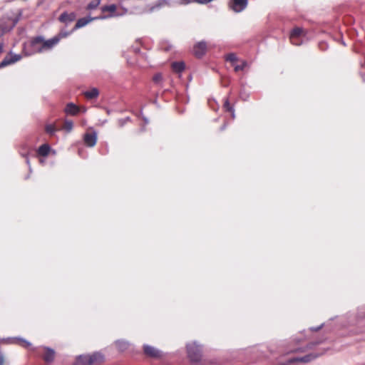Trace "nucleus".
<instances>
[{
    "instance_id": "nucleus-26",
    "label": "nucleus",
    "mask_w": 365,
    "mask_h": 365,
    "mask_svg": "<svg viewBox=\"0 0 365 365\" xmlns=\"http://www.w3.org/2000/svg\"><path fill=\"white\" fill-rule=\"evenodd\" d=\"M46 133H49L50 135H53L56 131L55 126L51 124L47 125L46 126Z\"/></svg>"
},
{
    "instance_id": "nucleus-33",
    "label": "nucleus",
    "mask_w": 365,
    "mask_h": 365,
    "mask_svg": "<svg viewBox=\"0 0 365 365\" xmlns=\"http://www.w3.org/2000/svg\"><path fill=\"white\" fill-rule=\"evenodd\" d=\"M302 351V350H301V349H295V350H293L292 351Z\"/></svg>"
},
{
    "instance_id": "nucleus-31",
    "label": "nucleus",
    "mask_w": 365,
    "mask_h": 365,
    "mask_svg": "<svg viewBox=\"0 0 365 365\" xmlns=\"http://www.w3.org/2000/svg\"><path fill=\"white\" fill-rule=\"evenodd\" d=\"M3 51V43H0V53Z\"/></svg>"
},
{
    "instance_id": "nucleus-15",
    "label": "nucleus",
    "mask_w": 365,
    "mask_h": 365,
    "mask_svg": "<svg viewBox=\"0 0 365 365\" xmlns=\"http://www.w3.org/2000/svg\"><path fill=\"white\" fill-rule=\"evenodd\" d=\"M171 67L173 71L180 73L184 71L185 66L183 61H178L173 62L171 64Z\"/></svg>"
},
{
    "instance_id": "nucleus-25",
    "label": "nucleus",
    "mask_w": 365,
    "mask_h": 365,
    "mask_svg": "<svg viewBox=\"0 0 365 365\" xmlns=\"http://www.w3.org/2000/svg\"><path fill=\"white\" fill-rule=\"evenodd\" d=\"M63 128L67 132H71L73 129V122L71 120H66Z\"/></svg>"
},
{
    "instance_id": "nucleus-11",
    "label": "nucleus",
    "mask_w": 365,
    "mask_h": 365,
    "mask_svg": "<svg viewBox=\"0 0 365 365\" xmlns=\"http://www.w3.org/2000/svg\"><path fill=\"white\" fill-rule=\"evenodd\" d=\"M88 358H86L88 360H90L91 365L93 364H99L104 361V356L101 353H94L91 355H88Z\"/></svg>"
},
{
    "instance_id": "nucleus-32",
    "label": "nucleus",
    "mask_w": 365,
    "mask_h": 365,
    "mask_svg": "<svg viewBox=\"0 0 365 365\" xmlns=\"http://www.w3.org/2000/svg\"><path fill=\"white\" fill-rule=\"evenodd\" d=\"M81 110H82V112L85 113L86 111V108L83 107V108H82Z\"/></svg>"
},
{
    "instance_id": "nucleus-9",
    "label": "nucleus",
    "mask_w": 365,
    "mask_h": 365,
    "mask_svg": "<svg viewBox=\"0 0 365 365\" xmlns=\"http://www.w3.org/2000/svg\"><path fill=\"white\" fill-rule=\"evenodd\" d=\"M84 143L89 147H93L97 141V135L96 133H89L84 135Z\"/></svg>"
},
{
    "instance_id": "nucleus-7",
    "label": "nucleus",
    "mask_w": 365,
    "mask_h": 365,
    "mask_svg": "<svg viewBox=\"0 0 365 365\" xmlns=\"http://www.w3.org/2000/svg\"><path fill=\"white\" fill-rule=\"evenodd\" d=\"M21 58V55L11 54L6 56L4 60L0 63V68L5 67L10 64L19 61Z\"/></svg>"
},
{
    "instance_id": "nucleus-20",
    "label": "nucleus",
    "mask_w": 365,
    "mask_h": 365,
    "mask_svg": "<svg viewBox=\"0 0 365 365\" xmlns=\"http://www.w3.org/2000/svg\"><path fill=\"white\" fill-rule=\"evenodd\" d=\"M225 60L232 63V66H234V65L236 64V62L238 61V58L235 53H230L225 56Z\"/></svg>"
},
{
    "instance_id": "nucleus-2",
    "label": "nucleus",
    "mask_w": 365,
    "mask_h": 365,
    "mask_svg": "<svg viewBox=\"0 0 365 365\" xmlns=\"http://www.w3.org/2000/svg\"><path fill=\"white\" fill-rule=\"evenodd\" d=\"M102 16L101 19L108 17L120 16L127 13V9L123 7L120 4H110L104 6L101 8Z\"/></svg>"
},
{
    "instance_id": "nucleus-24",
    "label": "nucleus",
    "mask_w": 365,
    "mask_h": 365,
    "mask_svg": "<svg viewBox=\"0 0 365 365\" xmlns=\"http://www.w3.org/2000/svg\"><path fill=\"white\" fill-rule=\"evenodd\" d=\"M153 81L156 84H160L163 82V76L160 73L155 74L153 77Z\"/></svg>"
},
{
    "instance_id": "nucleus-8",
    "label": "nucleus",
    "mask_w": 365,
    "mask_h": 365,
    "mask_svg": "<svg viewBox=\"0 0 365 365\" xmlns=\"http://www.w3.org/2000/svg\"><path fill=\"white\" fill-rule=\"evenodd\" d=\"M144 353L150 357L152 358H160L162 356L161 351L157 349L156 348L149 346L145 345L143 346Z\"/></svg>"
},
{
    "instance_id": "nucleus-5",
    "label": "nucleus",
    "mask_w": 365,
    "mask_h": 365,
    "mask_svg": "<svg viewBox=\"0 0 365 365\" xmlns=\"http://www.w3.org/2000/svg\"><path fill=\"white\" fill-rule=\"evenodd\" d=\"M207 46L205 41H200L196 43L192 48L193 55L200 58H202L207 52Z\"/></svg>"
},
{
    "instance_id": "nucleus-16",
    "label": "nucleus",
    "mask_w": 365,
    "mask_h": 365,
    "mask_svg": "<svg viewBox=\"0 0 365 365\" xmlns=\"http://www.w3.org/2000/svg\"><path fill=\"white\" fill-rule=\"evenodd\" d=\"M55 356V351L49 348L46 349L45 354L43 355V359L46 362H51L53 361Z\"/></svg>"
},
{
    "instance_id": "nucleus-14",
    "label": "nucleus",
    "mask_w": 365,
    "mask_h": 365,
    "mask_svg": "<svg viewBox=\"0 0 365 365\" xmlns=\"http://www.w3.org/2000/svg\"><path fill=\"white\" fill-rule=\"evenodd\" d=\"M79 111L80 108L72 103H68L65 108V112L72 115H76Z\"/></svg>"
},
{
    "instance_id": "nucleus-30",
    "label": "nucleus",
    "mask_w": 365,
    "mask_h": 365,
    "mask_svg": "<svg viewBox=\"0 0 365 365\" xmlns=\"http://www.w3.org/2000/svg\"><path fill=\"white\" fill-rule=\"evenodd\" d=\"M4 356L0 354V365H4Z\"/></svg>"
},
{
    "instance_id": "nucleus-18",
    "label": "nucleus",
    "mask_w": 365,
    "mask_h": 365,
    "mask_svg": "<svg viewBox=\"0 0 365 365\" xmlns=\"http://www.w3.org/2000/svg\"><path fill=\"white\" fill-rule=\"evenodd\" d=\"M88 355L80 356L76 359L75 365H91L90 360L86 358H88Z\"/></svg>"
},
{
    "instance_id": "nucleus-12",
    "label": "nucleus",
    "mask_w": 365,
    "mask_h": 365,
    "mask_svg": "<svg viewBox=\"0 0 365 365\" xmlns=\"http://www.w3.org/2000/svg\"><path fill=\"white\" fill-rule=\"evenodd\" d=\"M317 356H318V355L311 354L306 355L303 357H297V358H293L292 359H289V363H292V362L307 363V362H309L312 360L316 359Z\"/></svg>"
},
{
    "instance_id": "nucleus-19",
    "label": "nucleus",
    "mask_w": 365,
    "mask_h": 365,
    "mask_svg": "<svg viewBox=\"0 0 365 365\" xmlns=\"http://www.w3.org/2000/svg\"><path fill=\"white\" fill-rule=\"evenodd\" d=\"M50 151V147L47 144L41 145L38 149V153L41 156H46L48 155Z\"/></svg>"
},
{
    "instance_id": "nucleus-1",
    "label": "nucleus",
    "mask_w": 365,
    "mask_h": 365,
    "mask_svg": "<svg viewBox=\"0 0 365 365\" xmlns=\"http://www.w3.org/2000/svg\"><path fill=\"white\" fill-rule=\"evenodd\" d=\"M68 33L61 31L58 35L50 39H45L43 36H36L31 39V46L33 50L37 53H43L51 50L63 38L66 37Z\"/></svg>"
},
{
    "instance_id": "nucleus-29",
    "label": "nucleus",
    "mask_w": 365,
    "mask_h": 365,
    "mask_svg": "<svg viewBox=\"0 0 365 365\" xmlns=\"http://www.w3.org/2000/svg\"><path fill=\"white\" fill-rule=\"evenodd\" d=\"M86 24H76L75 26L73 27V30H76L78 28H81L83 26H85Z\"/></svg>"
},
{
    "instance_id": "nucleus-3",
    "label": "nucleus",
    "mask_w": 365,
    "mask_h": 365,
    "mask_svg": "<svg viewBox=\"0 0 365 365\" xmlns=\"http://www.w3.org/2000/svg\"><path fill=\"white\" fill-rule=\"evenodd\" d=\"M188 356L191 361L197 362L201 359V349L196 344V343H192L187 346Z\"/></svg>"
},
{
    "instance_id": "nucleus-28",
    "label": "nucleus",
    "mask_w": 365,
    "mask_h": 365,
    "mask_svg": "<svg viewBox=\"0 0 365 365\" xmlns=\"http://www.w3.org/2000/svg\"><path fill=\"white\" fill-rule=\"evenodd\" d=\"M18 341H19V344L24 346H27L29 345H30V344L26 341V340H24V339H17Z\"/></svg>"
},
{
    "instance_id": "nucleus-23",
    "label": "nucleus",
    "mask_w": 365,
    "mask_h": 365,
    "mask_svg": "<svg viewBox=\"0 0 365 365\" xmlns=\"http://www.w3.org/2000/svg\"><path fill=\"white\" fill-rule=\"evenodd\" d=\"M247 66V63L245 61H241L240 64H235L234 69L235 72H238L240 71H243L245 68Z\"/></svg>"
},
{
    "instance_id": "nucleus-22",
    "label": "nucleus",
    "mask_w": 365,
    "mask_h": 365,
    "mask_svg": "<svg viewBox=\"0 0 365 365\" xmlns=\"http://www.w3.org/2000/svg\"><path fill=\"white\" fill-rule=\"evenodd\" d=\"M101 3V0H92L87 5V9L93 10L96 9Z\"/></svg>"
},
{
    "instance_id": "nucleus-27",
    "label": "nucleus",
    "mask_w": 365,
    "mask_h": 365,
    "mask_svg": "<svg viewBox=\"0 0 365 365\" xmlns=\"http://www.w3.org/2000/svg\"><path fill=\"white\" fill-rule=\"evenodd\" d=\"M97 18L95 17V18H91V19H86V18H81V19H79L76 23H79V24H81V23H90V21H91L93 19H96Z\"/></svg>"
},
{
    "instance_id": "nucleus-10",
    "label": "nucleus",
    "mask_w": 365,
    "mask_h": 365,
    "mask_svg": "<svg viewBox=\"0 0 365 365\" xmlns=\"http://www.w3.org/2000/svg\"><path fill=\"white\" fill-rule=\"evenodd\" d=\"M21 13L19 9L11 11L10 13L7 14L8 20L14 24L18 23L21 20Z\"/></svg>"
},
{
    "instance_id": "nucleus-34",
    "label": "nucleus",
    "mask_w": 365,
    "mask_h": 365,
    "mask_svg": "<svg viewBox=\"0 0 365 365\" xmlns=\"http://www.w3.org/2000/svg\"><path fill=\"white\" fill-rule=\"evenodd\" d=\"M106 113H107L108 114H110V110H109L108 109H106Z\"/></svg>"
},
{
    "instance_id": "nucleus-4",
    "label": "nucleus",
    "mask_w": 365,
    "mask_h": 365,
    "mask_svg": "<svg viewBox=\"0 0 365 365\" xmlns=\"http://www.w3.org/2000/svg\"><path fill=\"white\" fill-rule=\"evenodd\" d=\"M305 36V31L301 27H295L290 33L289 38L293 45L299 46L302 43L301 38Z\"/></svg>"
},
{
    "instance_id": "nucleus-17",
    "label": "nucleus",
    "mask_w": 365,
    "mask_h": 365,
    "mask_svg": "<svg viewBox=\"0 0 365 365\" xmlns=\"http://www.w3.org/2000/svg\"><path fill=\"white\" fill-rule=\"evenodd\" d=\"M99 94L98 90L96 88L87 91L84 93V96L88 99L97 98Z\"/></svg>"
},
{
    "instance_id": "nucleus-21",
    "label": "nucleus",
    "mask_w": 365,
    "mask_h": 365,
    "mask_svg": "<svg viewBox=\"0 0 365 365\" xmlns=\"http://www.w3.org/2000/svg\"><path fill=\"white\" fill-rule=\"evenodd\" d=\"M223 107L226 111L231 113L232 118H235L234 109H233L232 106H231V105L230 104V102L227 99L225 101Z\"/></svg>"
},
{
    "instance_id": "nucleus-13",
    "label": "nucleus",
    "mask_w": 365,
    "mask_h": 365,
    "mask_svg": "<svg viewBox=\"0 0 365 365\" xmlns=\"http://www.w3.org/2000/svg\"><path fill=\"white\" fill-rule=\"evenodd\" d=\"M76 19V14L73 12L67 13L63 12L58 18V20L62 23L72 22Z\"/></svg>"
},
{
    "instance_id": "nucleus-6",
    "label": "nucleus",
    "mask_w": 365,
    "mask_h": 365,
    "mask_svg": "<svg viewBox=\"0 0 365 365\" xmlns=\"http://www.w3.org/2000/svg\"><path fill=\"white\" fill-rule=\"evenodd\" d=\"M247 0H230V7L235 12H240L247 7Z\"/></svg>"
}]
</instances>
